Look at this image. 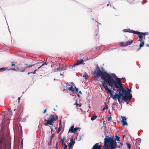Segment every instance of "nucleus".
Wrapping results in <instances>:
<instances>
[{"instance_id": "nucleus-1", "label": "nucleus", "mask_w": 149, "mask_h": 149, "mask_svg": "<svg viewBox=\"0 0 149 149\" xmlns=\"http://www.w3.org/2000/svg\"><path fill=\"white\" fill-rule=\"evenodd\" d=\"M112 73L109 74L106 72H102L100 69L99 68L97 67L96 72V74L97 76L101 77L102 79L104 81H102V84L104 87L107 93H109L111 96H113L112 92L113 91H111L108 87L106 83L109 85V82L110 80H113V77L112 75Z\"/></svg>"}, {"instance_id": "nucleus-2", "label": "nucleus", "mask_w": 149, "mask_h": 149, "mask_svg": "<svg viewBox=\"0 0 149 149\" xmlns=\"http://www.w3.org/2000/svg\"><path fill=\"white\" fill-rule=\"evenodd\" d=\"M113 80H110L109 82V86L112 88L113 91H116L115 88L117 89V92L119 94H124L125 88L123 87L120 79L118 78L115 74L112 73Z\"/></svg>"}, {"instance_id": "nucleus-3", "label": "nucleus", "mask_w": 149, "mask_h": 149, "mask_svg": "<svg viewBox=\"0 0 149 149\" xmlns=\"http://www.w3.org/2000/svg\"><path fill=\"white\" fill-rule=\"evenodd\" d=\"M7 142L3 135H0V149H6Z\"/></svg>"}, {"instance_id": "nucleus-4", "label": "nucleus", "mask_w": 149, "mask_h": 149, "mask_svg": "<svg viewBox=\"0 0 149 149\" xmlns=\"http://www.w3.org/2000/svg\"><path fill=\"white\" fill-rule=\"evenodd\" d=\"M132 97V95L131 94H130L129 95L124 94H123V97H122V99L125 102H127V101L129 102L130 101Z\"/></svg>"}, {"instance_id": "nucleus-5", "label": "nucleus", "mask_w": 149, "mask_h": 149, "mask_svg": "<svg viewBox=\"0 0 149 149\" xmlns=\"http://www.w3.org/2000/svg\"><path fill=\"white\" fill-rule=\"evenodd\" d=\"M113 139L111 137H109V136H107L104 139V143H110V146L111 142L112 141Z\"/></svg>"}, {"instance_id": "nucleus-6", "label": "nucleus", "mask_w": 149, "mask_h": 149, "mask_svg": "<svg viewBox=\"0 0 149 149\" xmlns=\"http://www.w3.org/2000/svg\"><path fill=\"white\" fill-rule=\"evenodd\" d=\"M123 97V94H118L117 93H116L114 95H113V96H112L111 97L113 99H120L121 97Z\"/></svg>"}, {"instance_id": "nucleus-7", "label": "nucleus", "mask_w": 149, "mask_h": 149, "mask_svg": "<svg viewBox=\"0 0 149 149\" xmlns=\"http://www.w3.org/2000/svg\"><path fill=\"white\" fill-rule=\"evenodd\" d=\"M80 129L79 127L74 128L73 126H72L69 130V132L71 133H75L77 130Z\"/></svg>"}, {"instance_id": "nucleus-8", "label": "nucleus", "mask_w": 149, "mask_h": 149, "mask_svg": "<svg viewBox=\"0 0 149 149\" xmlns=\"http://www.w3.org/2000/svg\"><path fill=\"white\" fill-rule=\"evenodd\" d=\"M121 118L122 119V125L123 126H127L128 125L127 123L126 122V119L125 117L121 116Z\"/></svg>"}, {"instance_id": "nucleus-9", "label": "nucleus", "mask_w": 149, "mask_h": 149, "mask_svg": "<svg viewBox=\"0 0 149 149\" xmlns=\"http://www.w3.org/2000/svg\"><path fill=\"white\" fill-rule=\"evenodd\" d=\"M81 64H85V63H83V60L82 59H80V60H78L76 64L74 65H73L72 67H73L75 66L79 65Z\"/></svg>"}, {"instance_id": "nucleus-10", "label": "nucleus", "mask_w": 149, "mask_h": 149, "mask_svg": "<svg viewBox=\"0 0 149 149\" xmlns=\"http://www.w3.org/2000/svg\"><path fill=\"white\" fill-rule=\"evenodd\" d=\"M47 65V63H44L43 64H42V65H41V66H40V67H39L36 70H35L33 72H29L28 73V75H29V74H31V73H33V74H36V71L38 69H40L41 67H42V66H45V65Z\"/></svg>"}, {"instance_id": "nucleus-11", "label": "nucleus", "mask_w": 149, "mask_h": 149, "mask_svg": "<svg viewBox=\"0 0 149 149\" xmlns=\"http://www.w3.org/2000/svg\"><path fill=\"white\" fill-rule=\"evenodd\" d=\"M45 120L47 121V123H45L44 124V125L45 126H47L48 125H52L53 124V122H52L49 118L47 120H46V119H45Z\"/></svg>"}, {"instance_id": "nucleus-12", "label": "nucleus", "mask_w": 149, "mask_h": 149, "mask_svg": "<svg viewBox=\"0 0 149 149\" xmlns=\"http://www.w3.org/2000/svg\"><path fill=\"white\" fill-rule=\"evenodd\" d=\"M133 41L131 40L130 41H128L127 42L126 44H124L123 42H121L120 43V44L121 45H122L123 46H127L128 45H130L132 42H133Z\"/></svg>"}, {"instance_id": "nucleus-13", "label": "nucleus", "mask_w": 149, "mask_h": 149, "mask_svg": "<svg viewBox=\"0 0 149 149\" xmlns=\"http://www.w3.org/2000/svg\"><path fill=\"white\" fill-rule=\"evenodd\" d=\"M70 143L68 144V146L69 148H71L75 143V141L73 140L72 138L70 139Z\"/></svg>"}, {"instance_id": "nucleus-14", "label": "nucleus", "mask_w": 149, "mask_h": 149, "mask_svg": "<svg viewBox=\"0 0 149 149\" xmlns=\"http://www.w3.org/2000/svg\"><path fill=\"white\" fill-rule=\"evenodd\" d=\"M127 32L133 33L136 34H139L140 33V32L136 31H134L132 30H130V29H127Z\"/></svg>"}, {"instance_id": "nucleus-15", "label": "nucleus", "mask_w": 149, "mask_h": 149, "mask_svg": "<svg viewBox=\"0 0 149 149\" xmlns=\"http://www.w3.org/2000/svg\"><path fill=\"white\" fill-rule=\"evenodd\" d=\"M99 143H96L93 146L92 149H101L100 147Z\"/></svg>"}, {"instance_id": "nucleus-16", "label": "nucleus", "mask_w": 149, "mask_h": 149, "mask_svg": "<svg viewBox=\"0 0 149 149\" xmlns=\"http://www.w3.org/2000/svg\"><path fill=\"white\" fill-rule=\"evenodd\" d=\"M49 118L53 122L56 120V118H55L54 117V115H50Z\"/></svg>"}, {"instance_id": "nucleus-17", "label": "nucleus", "mask_w": 149, "mask_h": 149, "mask_svg": "<svg viewBox=\"0 0 149 149\" xmlns=\"http://www.w3.org/2000/svg\"><path fill=\"white\" fill-rule=\"evenodd\" d=\"M131 88H127V91L125 89V91L124 92V94L127 95V94H129L130 95V92H131Z\"/></svg>"}, {"instance_id": "nucleus-18", "label": "nucleus", "mask_w": 149, "mask_h": 149, "mask_svg": "<svg viewBox=\"0 0 149 149\" xmlns=\"http://www.w3.org/2000/svg\"><path fill=\"white\" fill-rule=\"evenodd\" d=\"M103 148L102 149H109V147L108 146V144L104 143V145H103Z\"/></svg>"}, {"instance_id": "nucleus-19", "label": "nucleus", "mask_w": 149, "mask_h": 149, "mask_svg": "<svg viewBox=\"0 0 149 149\" xmlns=\"http://www.w3.org/2000/svg\"><path fill=\"white\" fill-rule=\"evenodd\" d=\"M117 145L115 144H113L111 143L110 144V146H111L112 148L114 149H116L117 148Z\"/></svg>"}, {"instance_id": "nucleus-20", "label": "nucleus", "mask_w": 149, "mask_h": 149, "mask_svg": "<svg viewBox=\"0 0 149 149\" xmlns=\"http://www.w3.org/2000/svg\"><path fill=\"white\" fill-rule=\"evenodd\" d=\"M83 77L86 80L88 79L89 78L88 74L86 72H84V74L83 75Z\"/></svg>"}, {"instance_id": "nucleus-21", "label": "nucleus", "mask_w": 149, "mask_h": 149, "mask_svg": "<svg viewBox=\"0 0 149 149\" xmlns=\"http://www.w3.org/2000/svg\"><path fill=\"white\" fill-rule=\"evenodd\" d=\"M120 137L119 136H118L117 135V134L116 133L115 134V140L117 141H120Z\"/></svg>"}, {"instance_id": "nucleus-22", "label": "nucleus", "mask_w": 149, "mask_h": 149, "mask_svg": "<svg viewBox=\"0 0 149 149\" xmlns=\"http://www.w3.org/2000/svg\"><path fill=\"white\" fill-rule=\"evenodd\" d=\"M17 69L19 71L21 72H23L25 71V70L26 69V68L24 69H19L18 68H17Z\"/></svg>"}, {"instance_id": "nucleus-23", "label": "nucleus", "mask_w": 149, "mask_h": 149, "mask_svg": "<svg viewBox=\"0 0 149 149\" xmlns=\"http://www.w3.org/2000/svg\"><path fill=\"white\" fill-rule=\"evenodd\" d=\"M97 116L96 115H94L92 117H91V119L92 121L94 120L95 119L97 118Z\"/></svg>"}, {"instance_id": "nucleus-24", "label": "nucleus", "mask_w": 149, "mask_h": 149, "mask_svg": "<svg viewBox=\"0 0 149 149\" xmlns=\"http://www.w3.org/2000/svg\"><path fill=\"white\" fill-rule=\"evenodd\" d=\"M60 139L61 140V141L62 144L63 145V144L64 145V141L65 140V137H63V139H62L61 138Z\"/></svg>"}, {"instance_id": "nucleus-25", "label": "nucleus", "mask_w": 149, "mask_h": 149, "mask_svg": "<svg viewBox=\"0 0 149 149\" xmlns=\"http://www.w3.org/2000/svg\"><path fill=\"white\" fill-rule=\"evenodd\" d=\"M117 142H116V140H115L113 139L112 141L111 142V143L113 144H117Z\"/></svg>"}, {"instance_id": "nucleus-26", "label": "nucleus", "mask_w": 149, "mask_h": 149, "mask_svg": "<svg viewBox=\"0 0 149 149\" xmlns=\"http://www.w3.org/2000/svg\"><path fill=\"white\" fill-rule=\"evenodd\" d=\"M108 108V107L107 105L106 104L105 107H103V108L102 109V111H104V110L107 109Z\"/></svg>"}, {"instance_id": "nucleus-27", "label": "nucleus", "mask_w": 149, "mask_h": 149, "mask_svg": "<svg viewBox=\"0 0 149 149\" xmlns=\"http://www.w3.org/2000/svg\"><path fill=\"white\" fill-rule=\"evenodd\" d=\"M69 90L73 92L74 91L73 88L72 86H71L70 87L68 88Z\"/></svg>"}, {"instance_id": "nucleus-28", "label": "nucleus", "mask_w": 149, "mask_h": 149, "mask_svg": "<svg viewBox=\"0 0 149 149\" xmlns=\"http://www.w3.org/2000/svg\"><path fill=\"white\" fill-rule=\"evenodd\" d=\"M6 70V69L4 68H0V72H3V71L5 70Z\"/></svg>"}, {"instance_id": "nucleus-29", "label": "nucleus", "mask_w": 149, "mask_h": 149, "mask_svg": "<svg viewBox=\"0 0 149 149\" xmlns=\"http://www.w3.org/2000/svg\"><path fill=\"white\" fill-rule=\"evenodd\" d=\"M139 38H143V34L141 33V32H140V33L139 34Z\"/></svg>"}, {"instance_id": "nucleus-30", "label": "nucleus", "mask_w": 149, "mask_h": 149, "mask_svg": "<svg viewBox=\"0 0 149 149\" xmlns=\"http://www.w3.org/2000/svg\"><path fill=\"white\" fill-rule=\"evenodd\" d=\"M116 106V104L115 103H113L112 105V109H113V108H115Z\"/></svg>"}, {"instance_id": "nucleus-31", "label": "nucleus", "mask_w": 149, "mask_h": 149, "mask_svg": "<svg viewBox=\"0 0 149 149\" xmlns=\"http://www.w3.org/2000/svg\"><path fill=\"white\" fill-rule=\"evenodd\" d=\"M141 33L143 34L144 37H145L146 35H148V32H145V33H142L141 32Z\"/></svg>"}, {"instance_id": "nucleus-32", "label": "nucleus", "mask_w": 149, "mask_h": 149, "mask_svg": "<svg viewBox=\"0 0 149 149\" xmlns=\"http://www.w3.org/2000/svg\"><path fill=\"white\" fill-rule=\"evenodd\" d=\"M35 65V64H32V65L29 64V66L25 67V68H29L30 67H32L34 65Z\"/></svg>"}, {"instance_id": "nucleus-33", "label": "nucleus", "mask_w": 149, "mask_h": 149, "mask_svg": "<svg viewBox=\"0 0 149 149\" xmlns=\"http://www.w3.org/2000/svg\"><path fill=\"white\" fill-rule=\"evenodd\" d=\"M54 133L50 137V140L52 141V139L54 136Z\"/></svg>"}, {"instance_id": "nucleus-34", "label": "nucleus", "mask_w": 149, "mask_h": 149, "mask_svg": "<svg viewBox=\"0 0 149 149\" xmlns=\"http://www.w3.org/2000/svg\"><path fill=\"white\" fill-rule=\"evenodd\" d=\"M144 45V42H141L139 45V47L140 48L143 47Z\"/></svg>"}, {"instance_id": "nucleus-35", "label": "nucleus", "mask_w": 149, "mask_h": 149, "mask_svg": "<svg viewBox=\"0 0 149 149\" xmlns=\"http://www.w3.org/2000/svg\"><path fill=\"white\" fill-rule=\"evenodd\" d=\"M126 144H127V146L128 148L129 149H130V148H131L130 144L128 143H127Z\"/></svg>"}, {"instance_id": "nucleus-36", "label": "nucleus", "mask_w": 149, "mask_h": 149, "mask_svg": "<svg viewBox=\"0 0 149 149\" xmlns=\"http://www.w3.org/2000/svg\"><path fill=\"white\" fill-rule=\"evenodd\" d=\"M107 119L108 121H110L111 119V116H109L107 118Z\"/></svg>"}, {"instance_id": "nucleus-37", "label": "nucleus", "mask_w": 149, "mask_h": 149, "mask_svg": "<svg viewBox=\"0 0 149 149\" xmlns=\"http://www.w3.org/2000/svg\"><path fill=\"white\" fill-rule=\"evenodd\" d=\"M64 149H66L67 148V145L66 144V143H65L64 144Z\"/></svg>"}, {"instance_id": "nucleus-38", "label": "nucleus", "mask_w": 149, "mask_h": 149, "mask_svg": "<svg viewBox=\"0 0 149 149\" xmlns=\"http://www.w3.org/2000/svg\"><path fill=\"white\" fill-rule=\"evenodd\" d=\"M61 128L60 127H59L57 130V133H58L59 132L61 131Z\"/></svg>"}, {"instance_id": "nucleus-39", "label": "nucleus", "mask_w": 149, "mask_h": 149, "mask_svg": "<svg viewBox=\"0 0 149 149\" xmlns=\"http://www.w3.org/2000/svg\"><path fill=\"white\" fill-rule=\"evenodd\" d=\"M136 140L139 142V143L141 142V139L139 138L136 139Z\"/></svg>"}, {"instance_id": "nucleus-40", "label": "nucleus", "mask_w": 149, "mask_h": 149, "mask_svg": "<svg viewBox=\"0 0 149 149\" xmlns=\"http://www.w3.org/2000/svg\"><path fill=\"white\" fill-rule=\"evenodd\" d=\"M67 68V66H66L65 67H63V68H62V69H63V70H66Z\"/></svg>"}, {"instance_id": "nucleus-41", "label": "nucleus", "mask_w": 149, "mask_h": 149, "mask_svg": "<svg viewBox=\"0 0 149 149\" xmlns=\"http://www.w3.org/2000/svg\"><path fill=\"white\" fill-rule=\"evenodd\" d=\"M123 31L124 32H127V29H124L123 30Z\"/></svg>"}, {"instance_id": "nucleus-42", "label": "nucleus", "mask_w": 149, "mask_h": 149, "mask_svg": "<svg viewBox=\"0 0 149 149\" xmlns=\"http://www.w3.org/2000/svg\"><path fill=\"white\" fill-rule=\"evenodd\" d=\"M53 72H56L58 71V68H56V69H54V70H53Z\"/></svg>"}, {"instance_id": "nucleus-43", "label": "nucleus", "mask_w": 149, "mask_h": 149, "mask_svg": "<svg viewBox=\"0 0 149 149\" xmlns=\"http://www.w3.org/2000/svg\"><path fill=\"white\" fill-rule=\"evenodd\" d=\"M139 39L138 40V41H139L141 42H142V41H143V38H139Z\"/></svg>"}, {"instance_id": "nucleus-44", "label": "nucleus", "mask_w": 149, "mask_h": 149, "mask_svg": "<svg viewBox=\"0 0 149 149\" xmlns=\"http://www.w3.org/2000/svg\"><path fill=\"white\" fill-rule=\"evenodd\" d=\"M58 71L60 70H63V69H62V68H60L59 67V68L58 69Z\"/></svg>"}, {"instance_id": "nucleus-45", "label": "nucleus", "mask_w": 149, "mask_h": 149, "mask_svg": "<svg viewBox=\"0 0 149 149\" xmlns=\"http://www.w3.org/2000/svg\"><path fill=\"white\" fill-rule=\"evenodd\" d=\"M8 112L10 113V114L11 115L12 114V111L10 109L8 110Z\"/></svg>"}, {"instance_id": "nucleus-46", "label": "nucleus", "mask_w": 149, "mask_h": 149, "mask_svg": "<svg viewBox=\"0 0 149 149\" xmlns=\"http://www.w3.org/2000/svg\"><path fill=\"white\" fill-rule=\"evenodd\" d=\"M75 91L76 92H77L78 91V88L76 87H75Z\"/></svg>"}, {"instance_id": "nucleus-47", "label": "nucleus", "mask_w": 149, "mask_h": 149, "mask_svg": "<svg viewBox=\"0 0 149 149\" xmlns=\"http://www.w3.org/2000/svg\"><path fill=\"white\" fill-rule=\"evenodd\" d=\"M52 141L50 140V141L48 143V145L49 146H50L51 143H52Z\"/></svg>"}, {"instance_id": "nucleus-48", "label": "nucleus", "mask_w": 149, "mask_h": 149, "mask_svg": "<svg viewBox=\"0 0 149 149\" xmlns=\"http://www.w3.org/2000/svg\"><path fill=\"white\" fill-rule=\"evenodd\" d=\"M120 103H119L120 104L121 106L122 104H123L124 102L122 100H121V101H120Z\"/></svg>"}, {"instance_id": "nucleus-49", "label": "nucleus", "mask_w": 149, "mask_h": 149, "mask_svg": "<svg viewBox=\"0 0 149 149\" xmlns=\"http://www.w3.org/2000/svg\"><path fill=\"white\" fill-rule=\"evenodd\" d=\"M20 100V97H18V102H19V101Z\"/></svg>"}, {"instance_id": "nucleus-50", "label": "nucleus", "mask_w": 149, "mask_h": 149, "mask_svg": "<svg viewBox=\"0 0 149 149\" xmlns=\"http://www.w3.org/2000/svg\"><path fill=\"white\" fill-rule=\"evenodd\" d=\"M46 111H47V109H45L44 111L43 112V113H45L46 112Z\"/></svg>"}, {"instance_id": "nucleus-51", "label": "nucleus", "mask_w": 149, "mask_h": 149, "mask_svg": "<svg viewBox=\"0 0 149 149\" xmlns=\"http://www.w3.org/2000/svg\"><path fill=\"white\" fill-rule=\"evenodd\" d=\"M11 69L13 70H15L16 71H17V70L15 68H12Z\"/></svg>"}, {"instance_id": "nucleus-52", "label": "nucleus", "mask_w": 149, "mask_h": 149, "mask_svg": "<svg viewBox=\"0 0 149 149\" xmlns=\"http://www.w3.org/2000/svg\"><path fill=\"white\" fill-rule=\"evenodd\" d=\"M21 145L22 146H23V141L22 140V141L21 142Z\"/></svg>"}, {"instance_id": "nucleus-53", "label": "nucleus", "mask_w": 149, "mask_h": 149, "mask_svg": "<svg viewBox=\"0 0 149 149\" xmlns=\"http://www.w3.org/2000/svg\"><path fill=\"white\" fill-rule=\"evenodd\" d=\"M120 144L121 146H123V143H121V142H120Z\"/></svg>"}, {"instance_id": "nucleus-54", "label": "nucleus", "mask_w": 149, "mask_h": 149, "mask_svg": "<svg viewBox=\"0 0 149 149\" xmlns=\"http://www.w3.org/2000/svg\"><path fill=\"white\" fill-rule=\"evenodd\" d=\"M79 93H80V94H82V92L81 91H80L79 92Z\"/></svg>"}, {"instance_id": "nucleus-55", "label": "nucleus", "mask_w": 149, "mask_h": 149, "mask_svg": "<svg viewBox=\"0 0 149 149\" xmlns=\"http://www.w3.org/2000/svg\"><path fill=\"white\" fill-rule=\"evenodd\" d=\"M118 102H119V103H120V101H121V100H120V99H118Z\"/></svg>"}, {"instance_id": "nucleus-56", "label": "nucleus", "mask_w": 149, "mask_h": 149, "mask_svg": "<svg viewBox=\"0 0 149 149\" xmlns=\"http://www.w3.org/2000/svg\"><path fill=\"white\" fill-rule=\"evenodd\" d=\"M140 48H140V47H139L138 49H137V51L139 50L140 49Z\"/></svg>"}, {"instance_id": "nucleus-57", "label": "nucleus", "mask_w": 149, "mask_h": 149, "mask_svg": "<svg viewBox=\"0 0 149 149\" xmlns=\"http://www.w3.org/2000/svg\"><path fill=\"white\" fill-rule=\"evenodd\" d=\"M75 104H76L77 105H78V104L77 103V102H76Z\"/></svg>"}, {"instance_id": "nucleus-58", "label": "nucleus", "mask_w": 149, "mask_h": 149, "mask_svg": "<svg viewBox=\"0 0 149 149\" xmlns=\"http://www.w3.org/2000/svg\"><path fill=\"white\" fill-rule=\"evenodd\" d=\"M44 63V62L43 61H42V62H38V63Z\"/></svg>"}, {"instance_id": "nucleus-59", "label": "nucleus", "mask_w": 149, "mask_h": 149, "mask_svg": "<svg viewBox=\"0 0 149 149\" xmlns=\"http://www.w3.org/2000/svg\"><path fill=\"white\" fill-rule=\"evenodd\" d=\"M117 148H120V146H117Z\"/></svg>"}, {"instance_id": "nucleus-60", "label": "nucleus", "mask_w": 149, "mask_h": 149, "mask_svg": "<svg viewBox=\"0 0 149 149\" xmlns=\"http://www.w3.org/2000/svg\"><path fill=\"white\" fill-rule=\"evenodd\" d=\"M52 128H51V133H52V131H53V129H52Z\"/></svg>"}, {"instance_id": "nucleus-61", "label": "nucleus", "mask_w": 149, "mask_h": 149, "mask_svg": "<svg viewBox=\"0 0 149 149\" xmlns=\"http://www.w3.org/2000/svg\"><path fill=\"white\" fill-rule=\"evenodd\" d=\"M14 65H15V64H12L11 65V66H13Z\"/></svg>"}, {"instance_id": "nucleus-62", "label": "nucleus", "mask_w": 149, "mask_h": 149, "mask_svg": "<svg viewBox=\"0 0 149 149\" xmlns=\"http://www.w3.org/2000/svg\"><path fill=\"white\" fill-rule=\"evenodd\" d=\"M61 120H60V125H61Z\"/></svg>"}, {"instance_id": "nucleus-63", "label": "nucleus", "mask_w": 149, "mask_h": 149, "mask_svg": "<svg viewBox=\"0 0 149 149\" xmlns=\"http://www.w3.org/2000/svg\"><path fill=\"white\" fill-rule=\"evenodd\" d=\"M110 149H114L112 148L111 146H110Z\"/></svg>"}, {"instance_id": "nucleus-64", "label": "nucleus", "mask_w": 149, "mask_h": 149, "mask_svg": "<svg viewBox=\"0 0 149 149\" xmlns=\"http://www.w3.org/2000/svg\"><path fill=\"white\" fill-rule=\"evenodd\" d=\"M126 102L127 104H128L129 103V102H128V101H127V102Z\"/></svg>"}]
</instances>
